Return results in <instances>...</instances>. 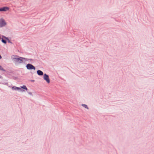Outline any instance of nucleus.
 Listing matches in <instances>:
<instances>
[{
    "instance_id": "nucleus-8",
    "label": "nucleus",
    "mask_w": 154,
    "mask_h": 154,
    "mask_svg": "<svg viewBox=\"0 0 154 154\" xmlns=\"http://www.w3.org/2000/svg\"><path fill=\"white\" fill-rule=\"evenodd\" d=\"M21 88H23L26 90H27V88L26 87L25 85H23L21 87Z\"/></svg>"
},
{
    "instance_id": "nucleus-6",
    "label": "nucleus",
    "mask_w": 154,
    "mask_h": 154,
    "mask_svg": "<svg viewBox=\"0 0 154 154\" xmlns=\"http://www.w3.org/2000/svg\"><path fill=\"white\" fill-rule=\"evenodd\" d=\"M37 73L38 75H42L43 74V72L40 70H38L37 71Z\"/></svg>"
},
{
    "instance_id": "nucleus-7",
    "label": "nucleus",
    "mask_w": 154,
    "mask_h": 154,
    "mask_svg": "<svg viewBox=\"0 0 154 154\" xmlns=\"http://www.w3.org/2000/svg\"><path fill=\"white\" fill-rule=\"evenodd\" d=\"M12 89L13 90H18L20 89V88H18L15 86H14L12 88Z\"/></svg>"
},
{
    "instance_id": "nucleus-9",
    "label": "nucleus",
    "mask_w": 154,
    "mask_h": 154,
    "mask_svg": "<svg viewBox=\"0 0 154 154\" xmlns=\"http://www.w3.org/2000/svg\"><path fill=\"white\" fill-rule=\"evenodd\" d=\"M82 106H83V107H85V108H86L87 109H88V106L87 105H85V104H82Z\"/></svg>"
},
{
    "instance_id": "nucleus-4",
    "label": "nucleus",
    "mask_w": 154,
    "mask_h": 154,
    "mask_svg": "<svg viewBox=\"0 0 154 154\" xmlns=\"http://www.w3.org/2000/svg\"><path fill=\"white\" fill-rule=\"evenodd\" d=\"M27 69H35V67L32 64H28L26 65Z\"/></svg>"
},
{
    "instance_id": "nucleus-11",
    "label": "nucleus",
    "mask_w": 154,
    "mask_h": 154,
    "mask_svg": "<svg viewBox=\"0 0 154 154\" xmlns=\"http://www.w3.org/2000/svg\"><path fill=\"white\" fill-rule=\"evenodd\" d=\"M0 70H3V71H5V70H4L3 68H2V67L1 66H0Z\"/></svg>"
},
{
    "instance_id": "nucleus-2",
    "label": "nucleus",
    "mask_w": 154,
    "mask_h": 154,
    "mask_svg": "<svg viewBox=\"0 0 154 154\" xmlns=\"http://www.w3.org/2000/svg\"><path fill=\"white\" fill-rule=\"evenodd\" d=\"M43 79L48 83L50 82V80L49 79V76L46 74H45L43 76Z\"/></svg>"
},
{
    "instance_id": "nucleus-5",
    "label": "nucleus",
    "mask_w": 154,
    "mask_h": 154,
    "mask_svg": "<svg viewBox=\"0 0 154 154\" xmlns=\"http://www.w3.org/2000/svg\"><path fill=\"white\" fill-rule=\"evenodd\" d=\"M9 9V8L6 7L0 8V11H6Z\"/></svg>"
},
{
    "instance_id": "nucleus-1",
    "label": "nucleus",
    "mask_w": 154,
    "mask_h": 154,
    "mask_svg": "<svg viewBox=\"0 0 154 154\" xmlns=\"http://www.w3.org/2000/svg\"><path fill=\"white\" fill-rule=\"evenodd\" d=\"M13 59L15 62L19 63H22L23 61L26 60L25 58L18 56L13 58Z\"/></svg>"
},
{
    "instance_id": "nucleus-10",
    "label": "nucleus",
    "mask_w": 154,
    "mask_h": 154,
    "mask_svg": "<svg viewBox=\"0 0 154 154\" xmlns=\"http://www.w3.org/2000/svg\"><path fill=\"white\" fill-rule=\"evenodd\" d=\"M2 41L4 43L6 44V41L5 40H4L3 39H2Z\"/></svg>"
},
{
    "instance_id": "nucleus-3",
    "label": "nucleus",
    "mask_w": 154,
    "mask_h": 154,
    "mask_svg": "<svg viewBox=\"0 0 154 154\" xmlns=\"http://www.w3.org/2000/svg\"><path fill=\"white\" fill-rule=\"evenodd\" d=\"M5 20L2 18L0 19V27H2L6 25Z\"/></svg>"
}]
</instances>
